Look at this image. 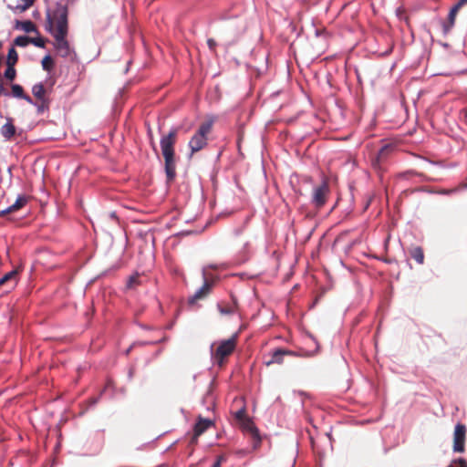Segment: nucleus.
I'll list each match as a JSON object with an SVG mask.
<instances>
[{"label": "nucleus", "mask_w": 467, "mask_h": 467, "mask_svg": "<svg viewBox=\"0 0 467 467\" xmlns=\"http://www.w3.org/2000/svg\"><path fill=\"white\" fill-rule=\"evenodd\" d=\"M1 134L6 140H9L16 134V127L13 124L11 119H7V121L1 128Z\"/></svg>", "instance_id": "nucleus-15"}, {"label": "nucleus", "mask_w": 467, "mask_h": 467, "mask_svg": "<svg viewBox=\"0 0 467 467\" xmlns=\"http://www.w3.org/2000/svg\"><path fill=\"white\" fill-rule=\"evenodd\" d=\"M139 284V275H131L128 282H127V286L129 288H134L137 285Z\"/></svg>", "instance_id": "nucleus-25"}, {"label": "nucleus", "mask_w": 467, "mask_h": 467, "mask_svg": "<svg viewBox=\"0 0 467 467\" xmlns=\"http://www.w3.org/2000/svg\"><path fill=\"white\" fill-rule=\"evenodd\" d=\"M223 460V456H219L216 461L214 462V463L213 464L212 467H221V464H222V462Z\"/></svg>", "instance_id": "nucleus-30"}, {"label": "nucleus", "mask_w": 467, "mask_h": 467, "mask_svg": "<svg viewBox=\"0 0 467 467\" xmlns=\"http://www.w3.org/2000/svg\"><path fill=\"white\" fill-rule=\"evenodd\" d=\"M35 0H22L23 2V5H19V7L22 9V10H26L27 9L29 6H31L33 5Z\"/></svg>", "instance_id": "nucleus-27"}, {"label": "nucleus", "mask_w": 467, "mask_h": 467, "mask_svg": "<svg viewBox=\"0 0 467 467\" xmlns=\"http://www.w3.org/2000/svg\"><path fill=\"white\" fill-rule=\"evenodd\" d=\"M177 133L178 130L176 128H172L167 135H163L161 137L160 144L163 158L174 157V145L176 143Z\"/></svg>", "instance_id": "nucleus-5"}, {"label": "nucleus", "mask_w": 467, "mask_h": 467, "mask_svg": "<svg viewBox=\"0 0 467 467\" xmlns=\"http://www.w3.org/2000/svg\"><path fill=\"white\" fill-rule=\"evenodd\" d=\"M285 355L294 356L295 353L290 350L277 348L272 353L271 359H269L265 363L267 366L274 364V363L281 364L284 360V356H285Z\"/></svg>", "instance_id": "nucleus-11"}, {"label": "nucleus", "mask_w": 467, "mask_h": 467, "mask_svg": "<svg viewBox=\"0 0 467 467\" xmlns=\"http://www.w3.org/2000/svg\"><path fill=\"white\" fill-rule=\"evenodd\" d=\"M457 3L462 7L467 4V0H459Z\"/></svg>", "instance_id": "nucleus-33"}, {"label": "nucleus", "mask_w": 467, "mask_h": 467, "mask_svg": "<svg viewBox=\"0 0 467 467\" xmlns=\"http://www.w3.org/2000/svg\"><path fill=\"white\" fill-rule=\"evenodd\" d=\"M12 95L15 98L26 100L29 104H34V100L28 95L25 94L23 88L18 84L12 85Z\"/></svg>", "instance_id": "nucleus-16"}, {"label": "nucleus", "mask_w": 467, "mask_h": 467, "mask_svg": "<svg viewBox=\"0 0 467 467\" xmlns=\"http://www.w3.org/2000/svg\"><path fill=\"white\" fill-rule=\"evenodd\" d=\"M237 335L232 336L228 339H224L219 342V345L214 352H213V358L215 362L222 366L226 357L231 355L236 347Z\"/></svg>", "instance_id": "nucleus-3"}, {"label": "nucleus", "mask_w": 467, "mask_h": 467, "mask_svg": "<svg viewBox=\"0 0 467 467\" xmlns=\"http://www.w3.org/2000/svg\"><path fill=\"white\" fill-rule=\"evenodd\" d=\"M32 93L37 100L47 99L45 97L46 90L42 83L35 84L32 88Z\"/></svg>", "instance_id": "nucleus-17"}, {"label": "nucleus", "mask_w": 467, "mask_h": 467, "mask_svg": "<svg viewBox=\"0 0 467 467\" xmlns=\"http://www.w3.org/2000/svg\"><path fill=\"white\" fill-rule=\"evenodd\" d=\"M213 124V119H211L202 123L191 138L189 147L191 149V155L202 150L207 145V135L211 132Z\"/></svg>", "instance_id": "nucleus-2"}, {"label": "nucleus", "mask_w": 467, "mask_h": 467, "mask_svg": "<svg viewBox=\"0 0 467 467\" xmlns=\"http://www.w3.org/2000/svg\"><path fill=\"white\" fill-rule=\"evenodd\" d=\"M17 275H18L17 270H12V271L5 274L0 278V286L5 284H7L10 288L15 287L17 283Z\"/></svg>", "instance_id": "nucleus-13"}, {"label": "nucleus", "mask_w": 467, "mask_h": 467, "mask_svg": "<svg viewBox=\"0 0 467 467\" xmlns=\"http://www.w3.org/2000/svg\"><path fill=\"white\" fill-rule=\"evenodd\" d=\"M4 75L5 78L9 80H14L16 76L15 66H7Z\"/></svg>", "instance_id": "nucleus-23"}, {"label": "nucleus", "mask_w": 467, "mask_h": 467, "mask_svg": "<svg viewBox=\"0 0 467 467\" xmlns=\"http://www.w3.org/2000/svg\"><path fill=\"white\" fill-rule=\"evenodd\" d=\"M73 2V0H67V3Z\"/></svg>", "instance_id": "nucleus-34"}, {"label": "nucleus", "mask_w": 467, "mask_h": 467, "mask_svg": "<svg viewBox=\"0 0 467 467\" xmlns=\"http://www.w3.org/2000/svg\"><path fill=\"white\" fill-rule=\"evenodd\" d=\"M453 463L458 465L459 467H467L466 461L462 458L454 461Z\"/></svg>", "instance_id": "nucleus-29"}, {"label": "nucleus", "mask_w": 467, "mask_h": 467, "mask_svg": "<svg viewBox=\"0 0 467 467\" xmlns=\"http://www.w3.org/2000/svg\"><path fill=\"white\" fill-rule=\"evenodd\" d=\"M53 67V61L50 56H46L42 59V67L43 69L49 71L51 67Z\"/></svg>", "instance_id": "nucleus-24"}, {"label": "nucleus", "mask_w": 467, "mask_h": 467, "mask_svg": "<svg viewBox=\"0 0 467 467\" xmlns=\"http://www.w3.org/2000/svg\"><path fill=\"white\" fill-rule=\"evenodd\" d=\"M465 436L466 427L463 424L458 423L453 433V451L455 452L464 451Z\"/></svg>", "instance_id": "nucleus-7"}, {"label": "nucleus", "mask_w": 467, "mask_h": 467, "mask_svg": "<svg viewBox=\"0 0 467 467\" xmlns=\"http://www.w3.org/2000/svg\"><path fill=\"white\" fill-rule=\"evenodd\" d=\"M448 467H453V465H450V466H448Z\"/></svg>", "instance_id": "nucleus-35"}, {"label": "nucleus", "mask_w": 467, "mask_h": 467, "mask_svg": "<svg viewBox=\"0 0 467 467\" xmlns=\"http://www.w3.org/2000/svg\"><path fill=\"white\" fill-rule=\"evenodd\" d=\"M215 265H208L202 268V278L203 285L194 293V295L189 299V302L193 304L198 300L204 298L212 290V287L216 280L215 277L209 275L207 268H215Z\"/></svg>", "instance_id": "nucleus-4"}, {"label": "nucleus", "mask_w": 467, "mask_h": 467, "mask_svg": "<svg viewBox=\"0 0 467 467\" xmlns=\"http://www.w3.org/2000/svg\"><path fill=\"white\" fill-rule=\"evenodd\" d=\"M33 105L36 107L38 113H43L45 110H47L48 109V100L47 99L39 100V102H34Z\"/></svg>", "instance_id": "nucleus-22"}, {"label": "nucleus", "mask_w": 467, "mask_h": 467, "mask_svg": "<svg viewBox=\"0 0 467 467\" xmlns=\"http://www.w3.org/2000/svg\"><path fill=\"white\" fill-rule=\"evenodd\" d=\"M207 44H208L210 49H212V50L214 48V47L216 45L215 41L212 38L208 39Z\"/></svg>", "instance_id": "nucleus-32"}, {"label": "nucleus", "mask_w": 467, "mask_h": 467, "mask_svg": "<svg viewBox=\"0 0 467 467\" xmlns=\"http://www.w3.org/2000/svg\"><path fill=\"white\" fill-rule=\"evenodd\" d=\"M67 16V5L57 2L47 12L46 30L54 37V47L57 54L62 57L73 59L76 53L67 39L68 34Z\"/></svg>", "instance_id": "nucleus-1"}, {"label": "nucleus", "mask_w": 467, "mask_h": 467, "mask_svg": "<svg viewBox=\"0 0 467 467\" xmlns=\"http://www.w3.org/2000/svg\"><path fill=\"white\" fill-rule=\"evenodd\" d=\"M18 27L26 33H31L36 31L35 24L30 20L18 22Z\"/></svg>", "instance_id": "nucleus-19"}, {"label": "nucleus", "mask_w": 467, "mask_h": 467, "mask_svg": "<svg viewBox=\"0 0 467 467\" xmlns=\"http://www.w3.org/2000/svg\"><path fill=\"white\" fill-rule=\"evenodd\" d=\"M27 202V199L26 196L24 195H19L15 203H13L12 205L3 209V210H0V217H3L8 213H14L19 209H21L22 207H24Z\"/></svg>", "instance_id": "nucleus-9"}, {"label": "nucleus", "mask_w": 467, "mask_h": 467, "mask_svg": "<svg viewBox=\"0 0 467 467\" xmlns=\"http://www.w3.org/2000/svg\"><path fill=\"white\" fill-rule=\"evenodd\" d=\"M213 425V420L203 419L202 417L200 416L194 426L193 439L196 440L200 435H202L206 430H208Z\"/></svg>", "instance_id": "nucleus-10"}, {"label": "nucleus", "mask_w": 467, "mask_h": 467, "mask_svg": "<svg viewBox=\"0 0 467 467\" xmlns=\"http://www.w3.org/2000/svg\"><path fill=\"white\" fill-rule=\"evenodd\" d=\"M219 310L222 314H224V315H228V314H231L233 311L232 309L230 308H223V307H221L219 306Z\"/></svg>", "instance_id": "nucleus-31"}, {"label": "nucleus", "mask_w": 467, "mask_h": 467, "mask_svg": "<svg viewBox=\"0 0 467 467\" xmlns=\"http://www.w3.org/2000/svg\"><path fill=\"white\" fill-rule=\"evenodd\" d=\"M165 161V172L169 181H171L175 177V158L174 157H164Z\"/></svg>", "instance_id": "nucleus-14"}, {"label": "nucleus", "mask_w": 467, "mask_h": 467, "mask_svg": "<svg viewBox=\"0 0 467 467\" xmlns=\"http://www.w3.org/2000/svg\"><path fill=\"white\" fill-rule=\"evenodd\" d=\"M329 193V186L327 181H323L318 186H316L313 190L312 203L316 207H322L326 202Z\"/></svg>", "instance_id": "nucleus-6"}, {"label": "nucleus", "mask_w": 467, "mask_h": 467, "mask_svg": "<svg viewBox=\"0 0 467 467\" xmlns=\"http://www.w3.org/2000/svg\"><path fill=\"white\" fill-rule=\"evenodd\" d=\"M31 42V38L26 36H19L15 39V45L17 47H26Z\"/></svg>", "instance_id": "nucleus-21"}, {"label": "nucleus", "mask_w": 467, "mask_h": 467, "mask_svg": "<svg viewBox=\"0 0 467 467\" xmlns=\"http://www.w3.org/2000/svg\"><path fill=\"white\" fill-rule=\"evenodd\" d=\"M461 7L462 6L457 3L451 8L448 15V21L443 26V30L445 33L449 32L453 27L457 13Z\"/></svg>", "instance_id": "nucleus-12"}, {"label": "nucleus", "mask_w": 467, "mask_h": 467, "mask_svg": "<svg viewBox=\"0 0 467 467\" xmlns=\"http://www.w3.org/2000/svg\"><path fill=\"white\" fill-rule=\"evenodd\" d=\"M410 255L420 265L423 264L424 254H423V250L420 247H419V246L414 247L410 252Z\"/></svg>", "instance_id": "nucleus-18"}, {"label": "nucleus", "mask_w": 467, "mask_h": 467, "mask_svg": "<svg viewBox=\"0 0 467 467\" xmlns=\"http://www.w3.org/2000/svg\"><path fill=\"white\" fill-rule=\"evenodd\" d=\"M30 43H32L36 47H43L45 45L44 40L42 38H31Z\"/></svg>", "instance_id": "nucleus-28"}, {"label": "nucleus", "mask_w": 467, "mask_h": 467, "mask_svg": "<svg viewBox=\"0 0 467 467\" xmlns=\"http://www.w3.org/2000/svg\"><path fill=\"white\" fill-rule=\"evenodd\" d=\"M18 60L17 52L14 47H11L8 51L6 66H15Z\"/></svg>", "instance_id": "nucleus-20"}, {"label": "nucleus", "mask_w": 467, "mask_h": 467, "mask_svg": "<svg viewBox=\"0 0 467 467\" xmlns=\"http://www.w3.org/2000/svg\"><path fill=\"white\" fill-rule=\"evenodd\" d=\"M234 417L237 420H239L240 422L244 420V419L247 418L246 416V411H245V408L243 407L241 408L240 410H238L235 413H234Z\"/></svg>", "instance_id": "nucleus-26"}, {"label": "nucleus", "mask_w": 467, "mask_h": 467, "mask_svg": "<svg viewBox=\"0 0 467 467\" xmlns=\"http://www.w3.org/2000/svg\"><path fill=\"white\" fill-rule=\"evenodd\" d=\"M240 423L245 431H249L252 434V437L255 442L254 446H257L261 441V438L259 435L258 429L255 427L254 422L247 417L246 419H244V420L241 421Z\"/></svg>", "instance_id": "nucleus-8"}]
</instances>
